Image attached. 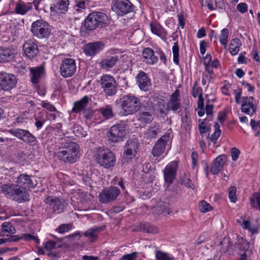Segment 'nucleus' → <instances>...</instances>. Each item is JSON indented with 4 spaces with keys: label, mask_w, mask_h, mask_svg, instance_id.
I'll return each mask as SVG.
<instances>
[{
    "label": "nucleus",
    "mask_w": 260,
    "mask_h": 260,
    "mask_svg": "<svg viewBox=\"0 0 260 260\" xmlns=\"http://www.w3.org/2000/svg\"><path fill=\"white\" fill-rule=\"evenodd\" d=\"M181 99L179 90L176 89L171 95L167 103L166 110L173 112H178L181 109Z\"/></svg>",
    "instance_id": "2eb2a0df"
},
{
    "label": "nucleus",
    "mask_w": 260,
    "mask_h": 260,
    "mask_svg": "<svg viewBox=\"0 0 260 260\" xmlns=\"http://www.w3.org/2000/svg\"><path fill=\"white\" fill-rule=\"evenodd\" d=\"M144 61L147 63L153 64L157 61V57L154 55L153 50L149 47L145 48L142 52Z\"/></svg>",
    "instance_id": "a878e982"
},
{
    "label": "nucleus",
    "mask_w": 260,
    "mask_h": 260,
    "mask_svg": "<svg viewBox=\"0 0 260 260\" xmlns=\"http://www.w3.org/2000/svg\"><path fill=\"white\" fill-rule=\"evenodd\" d=\"M86 8V4L84 1H76L75 7V10L77 12H81L85 10Z\"/></svg>",
    "instance_id": "09e8293b"
},
{
    "label": "nucleus",
    "mask_w": 260,
    "mask_h": 260,
    "mask_svg": "<svg viewBox=\"0 0 260 260\" xmlns=\"http://www.w3.org/2000/svg\"><path fill=\"white\" fill-rule=\"evenodd\" d=\"M137 83L140 89L146 91L149 90L151 83L150 79L144 72H140L137 76Z\"/></svg>",
    "instance_id": "4be33fe9"
},
{
    "label": "nucleus",
    "mask_w": 260,
    "mask_h": 260,
    "mask_svg": "<svg viewBox=\"0 0 260 260\" xmlns=\"http://www.w3.org/2000/svg\"><path fill=\"white\" fill-rule=\"evenodd\" d=\"M207 46V43L205 41H202L200 43V50L201 54L204 55L205 53Z\"/></svg>",
    "instance_id": "e2e57ef3"
},
{
    "label": "nucleus",
    "mask_w": 260,
    "mask_h": 260,
    "mask_svg": "<svg viewBox=\"0 0 260 260\" xmlns=\"http://www.w3.org/2000/svg\"><path fill=\"white\" fill-rule=\"evenodd\" d=\"M226 160L225 155H222L218 156L214 160L210 169V171L213 174H218L222 169Z\"/></svg>",
    "instance_id": "393cba45"
},
{
    "label": "nucleus",
    "mask_w": 260,
    "mask_h": 260,
    "mask_svg": "<svg viewBox=\"0 0 260 260\" xmlns=\"http://www.w3.org/2000/svg\"><path fill=\"white\" fill-rule=\"evenodd\" d=\"M151 30L154 34L159 36L161 39L166 38L167 32L157 22L150 23Z\"/></svg>",
    "instance_id": "c756f323"
},
{
    "label": "nucleus",
    "mask_w": 260,
    "mask_h": 260,
    "mask_svg": "<svg viewBox=\"0 0 260 260\" xmlns=\"http://www.w3.org/2000/svg\"><path fill=\"white\" fill-rule=\"evenodd\" d=\"M101 84L106 95L113 96L117 92L116 81L112 76H103L101 79Z\"/></svg>",
    "instance_id": "1a4fd4ad"
},
{
    "label": "nucleus",
    "mask_w": 260,
    "mask_h": 260,
    "mask_svg": "<svg viewBox=\"0 0 260 260\" xmlns=\"http://www.w3.org/2000/svg\"><path fill=\"white\" fill-rule=\"evenodd\" d=\"M138 252H134L130 254L124 255L120 260H137Z\"/></svg>",
    "instance_id": "603ef678"
},
{
    "label": "nucleus",
    "mask_w": 260,
    "mask_h": 260,
    "mask_svg": "<svg viewBox=\"0 0 260 260\" xmlns=\"http://www.w3.org/2000/svg\"><path fill=\"white\" fill-rule=\"evenodd\" d=\"M23 49L24 54L29 58H34L39 53L37 45L34 41L31 40H28L24 43Z\"/></svg>",
    "instance_id": "412c9836"
},
{
    "label": "nucleus",
    "mask_w": 260,
    "mask_h": 260,
    "mask_svg": "<svg viewBox=\"0 0 260 260\" xmlns=\"http://www.w3.org/2000/svg\"><path fill=\"white\" fill-rule=\"evenodd\" d=\"M73 227V225L72 223L62 224L58 227L56 231L59 233L63 234L72 230Z\"/></svg>",
    "instance_id": "79ce46f5"
},
{
    "label": "nucleus",
    "mask_w": 260,
    "mask_h": 260,
    "mask_svg": "<svg viewBox=\"0 0 260 260\" xmlns=\"http://www.w3.org/2000/svg\"><path fill=\"white\" fill-rule=\"evenodd\" d=\"M91 13L88 15L87 18L85 20L84 26L87 29L91 30L98 27V22Z\"/></svg>",
    "instance_id": "c9c22d12"
},
{
    "label": "nucleus",
    "mask_w": 260,
    "mask_h": 260,
    "mask_svg": "<svg viewBox=\"0 0 260 260\" xmlns=\"http://www.w3.org/2000/svg\"><path fill=\"white\" fill-rule=\"evenodd\" d=\"M21 239V238L18 235H10L7 238V242H16Z\"/></svg>",
    "instance_id": "69168bd1"
},
{
    "label": "nucleus",
    "mask_w": 260,
    "mask_h": 260,
    "mask_svg": "<svg viewBox=\"0 0 260 260\" xmlns=\"http://www.w3.org/2000/svg\"><path fill=\"white\" fill-rule=\"evenodd\" d=\"M138 143L136 140H130L127 141L125 146L124 154L128 158L135 156L138 148Z\"/></svg>",
    "instance_id": "b1692460"
},
{
    "label": "nucleus",
    "mask_w": 260,
    "mask_h": 260,
    "mask_svg": "<svg viewBox=\"0 0 260 260\" xmlns=\"http://www.w3.org/2000/svg\"><path fill=\"white\" fill-rule=\"evenodd\" d=\"M97 162L106 169H111L115 166L116 163V156L115 154L109 149L99 148L96 154Z\"/></svg>",
    "instance_id": "20e7f679"
},
{
    "label": "nucleus",
    "mask_w": 260,
    "mask_h": 260,
    "mask_svg": "<svg viewBox=\"0 0 260 260\" xmlns=\"http://www.w3.org/2000/svg\"><path fill=\"white\" fill-rule=\"evenodd\" d=\"M214 106L212 104L207 105L206 106V112L208 117V120H212V115Z\"/></svg>",
    "instance_id": "6e6d98bb"
},
{
    "label": "nucleus",
    "mask_w": 260,
    "mask_h": 260,
    "mask_svg": "<svg viewBox=\"0 0 260 260\" xmlns=\"http://www.w3.org/2000/svg\"><path fill=\"white\" fill-rule=\"evenodd\" d=\"M153 112L152 107L148 105V108L142 109L138 114L137 120L142 124L150 123L153 120Z\"/></svg>",
    "instance_id": "f3484780"
},
{
    "label": "nucleus",
    "mask_w": 260,
    "mask_h": 260,
    "mask_svg": "<svg viewBox=\"0 0 260 260\" xmlns=\"http://www.w3.org/2000/svg\"><path fill=\"white\" fill-rule=\"evenodd\" d=\"M1 191L7 198L12 199L18 203L29 200V194L24 187L19 184L8 183L1 186Z\"/></svg>",
    "instance_id": "f03ea898"
},
{
    "label": "nucleus",
    "mask_w": 260,
    "mask_h": 260,
    "mask_svg": "<svg viewBox=\"0 0 260 260\" xmlns=\"http://www.w3.org/2000/svg\"><path fill=\"white\" fill-rule=\"evenodd\" d=\"M142 229L145 232L151 234H156L159 232V230L156 226L149 223H146L143 225Z\"/></svg>",
    "instance_id": "58836bf2"
},
{
    "label": "nucleus",
    "mask_w": 260,
    "mask_h": 260,
    "mask_svg": "<svg viewBox=\"0 0 260 260\" xmlns=\"http://www.w3.org/2000/svg\"><path fill=\"white\" fill-rule=\"evenodd\" d=\"M42 106L44 108H45L50 111H55L56 110V108L49 103L43 102L42 103Z\"/></svg>",
    "instance_id": "052dcab7"
},
{
    "label": "nucleus",
    "mask_w": 260,
    "mask_h": 260,
    "mask_svg": "<svg viewBox=\"0 0 260 260\" xmlns=\"http://www.w3.org/2000/svg\"><path fill=\"white\" fill-rule=\"evenodd\" d=\"M9 133L24 143L32 144L37 142V138L28 131L20 128H13L8 131Z\"/></svg>",
    "instance_id": "9d476101"
},
{
    "label": "nucleus",
    "mask_w": 260,
    "mask_h": 260,
    "mask_svg": "<svg viewBox=\"0 0 260 260\" xmlns=\"http://www.w3.org/2000/svg\"><path fill=\"white\" fill-rule=\"evenodd\" d=\"M61 145L63 149L56 153V157L65 163L76 162L80 155L79 145L72 141L62 142Z\"/></svg>",
    "instance_id": "f257e3e1"
},
{
    "label": "nucleus",
    "mask_w": 260,
    "mask_h": 260,
    "mask_svg": "<svg viewBox=\"0 0 260 260\" xmlns=\"http://www.w3.org/2000/svg\"><path fill=\"white\" fill-rule=\"evenodd\" d=\"M158 129H155L154 127H150L147 129L146 132L145 133V136L147 139H152L156 138L158 134Z\"/></svg>",
    "instance_id": "c03bdc74"
},
{
    "label": "nucleus",
    "mask_w": 260,
    "mask_h": 260,
    "mask_svg": "<svg viewBox=\"0 0 260 260\" xmlns=\"http://www.w3.org/2000/svg\"><path fill=\"white\" fill-rule=\"evenodd\" d=\"M89 102V98L87 96H84L80 101L74 103L72 111L75 113H78L83 110L87 106Z\"/></svg>",
    "instance_id": "7c9ffc66"
},
{
    "label": "nucleus",
    "mask_w": 260,
    "mask_h": 260,
    "mask_svg": "<svg viewBox=\"0 0 260 260\" xmlns=\"http://www.w3.org/2000/svg\"><path fill=\"white\" fill-rule=\"evenodd\" d=\"M134 6L129 0H115L112 9L119 14H126L134 10Z\"/></svg>",
    "instance_id": "f8f14e48"
},
{
    "label": "nucleus",
    "mask_w": 260,
    "mask_h": 260,
    "mask_svg": "<svg viewBox=\"0 0 260 260\" xmlns=\"http://www.w3.org/2000/svg\"><path fill=\"white\" fill-rule=\"evenodd\" d=\"M17 80L14 75L10 74L0 73V86L5 91H9L14 88Z\"/></svg>",
    "instance_id": "4468645a"
},
{
    "label": "nucleus",
    "mask_w": 260,
    "mask_h": 260,
    "mask_svg": "<svg viewBox=\"0 0 260 260\" xmlns=\"http://www.w3.org/2000/svg\"><path fill=\"white\" fill-rule=\"evenodd\" d=\"M181 183L184 185L185 186L190 188L193 189L195 188V186L191 183V180L187 178H183L181 179Z\"/></svg>",
    "instance_id": "3c124183"
},
{
    "label": "nucleus",
    "mask_w": 260,
    "mask_h": 260,
    "mask_svg": "<svg viewBox=\"0 0 260 260\" xmlns=\"http://www.w3.org/2000/svg\"><path fill=\"white\" fill-rule=\"evenodd\" d=\"M56 242L53 241H48L45 245V248L48 250H51L56 247Z\"/></svg>",
    "instance_id": "bf43d9fd"
},
{
    "label": "nucleus",
    "mask_w": 260,
    "mask_h": 260,
    "mask_svg": "<svg viewBox=\"0 0 260 260\" xmlns=\"http://www.w3.org/2000/svg\"><path fill=\"white\" fill-rule=\"evenodd\" d=\"M209 129V126L205 122H202L199 125V129L202 135L207 132Z\"/></svg>",
    "instance_id": "864d4df0"
},
{
    "label": "nucleus",
    "mask_w": 260,
    "mask_h": 260,
    "mask_svg": "<svg viewBox=\"0 0 260 260\" xmlns=\"http://www.w3.org/2000/svg\"><path fill=\"white\" fill-rule=\"evenodd\" d=\"M126 133L125 124L120 123L111 127L107 133V136L110 141L117 143L123 140Z\"/></svg>",
    "instance_id": "39448f33"
},
{
    "label": "nucleus",
    "mask_w": 260,
    "mask_h": 260,
    "mask_svg": "<svg viewBox=\"0 0 260 260\" xmlns=\"http://www.w3.org/2000/svg\"><path fill=\"white\" fill-rule=\"evenodd\" d=\"M155 258L157 260H173V258L169 254L159 250L155 252Z\"/></svg>",
    "instance_id": "a19ab883"
},
{
    "label": "nucleus",
    "mask_w": 260,
    "mask_h": 260,
    "mask_svg": "<svg viewBox=\"0 0 260 260\" xmlns=\"http://www.w3.org/2000/svg\"><path fill=\"white\" fill-rule=\"evenodd\" d=\"M220 131H215L211 135L210 140L214 143H216L217 139L220 135Z\"/></svg>",
    "instance_id": "0e129e2a"
},
{
    "label": "nucleus",
    "mask_w": 260,
    "mask_h": 260,
    "mask_svg": "<svg viewBox=\"0 0 260 260\" xmlns=\"http://www.w3.org/2000/svg\"><path fill=\"white\" fill-rule=\"evenodd\" d=\"M21 239H24L25 240L30 241V240H34L36 243H39V239L30 234H23L20 237Z\"/></svg>",
    "instance_id": "8fccbe9b"
},
{
    "label": "nucleus",
    "mask_w": 260,
    "mask_h": 260,
    "mask_svg": "<svg viewBox=\"0 0 260 260\" xmlns=\"http://www.w3.org/2000/svg\"><path fill=\"white\" fill-rule=\"evenodd\" d=\"M92 13L94 17H95V21L98 22V27L102 26L108 23L109 21L108 17L105 13L98 12H94Z\"/></svg>",
    "instance_id": "72a5a7b5"
},
{
    "label": "nucleus",
    "mask_w": 260,
    "mask_h": 260,
    "mask_svg": "<svg viewBox=\"0 0 260 260\" xmlns=\"http://www.w3.org/2000/svg\"><path fill=\"white\" fill-rule=\"evenodd\" d=\"M229 37V30L227 28H223L221 31L220 42L225 48Z\"/></svg>",
    "instance_id": "ea45409f"
},
{
    "label": "nucleus",
    "mask_w": 260,
    "mask_h": 260,
    "mask_svg": "<svg viewBox=\"0 0 260 260\" xmlns=\"http://www.w3.org/2000/svg\"><path fill=\"white\" fill-rule=\"evenodd\" d=\"M120 193V190L117 187L114 186L107 187L100 193L99 199L101 203L107 204L115 200Z\"/></svg>",
    "instance_id": "0eeeda50"
},
{
    "label": "nucleus",
    "mask_w": 260,
    "mask_h": 260,
    "mask_svg": "<svg viewBox=\"0 0 260 260\" xmlns=\"http://www.w3.org/2000/svg\"><path fill=\"white\" fill-rule=\"evenodd\" d=\"M104 44L101 41L89 43L83 47V51L88 56H93L101 51L104 47Z\"/></svg>",
    "instance_id": "a211bd4d"
},
{
    "label": "nucleus",
    "mask_w": 260,
    "mask_h": 260,
    "mask_svg": "<svg viewBox=\"0 0 260 260\" xmlns=\"http://www.w3.org/2000/svg\"><path fill=\"white\" fill-rule=\"evenodd\" d=\"M200 211L204 213L209 211L212 209V208L210 205L204 200L200 202Z\"/></svg>",
    "instance_id": "49530a36"
},
{
    "label": "nucleus",
    "mask_w": 260,
    "mask_h": 260,
    "mask_svg": "<svg viewBox=\"0 0 260 260\" xmlns=\"http://www.w3.org/2000/svg\"><path fill=\"white\" fill-rule=\"evenodd\" d=\"M237 9L240 12L244 13L247 11L248 6L246 3H240L237 5Z\"/></svg>",
    "instance_id": "13d9d810"
},
{
    "label": "nucleus",
    "mask_w": 260,
    "mask_h": 260,
    "mask_svg": "<svg viewBox=\"0 0 260 260\" xmlns=\"http://www.w3.org/2000/svg\"><path fill=\"white\" fill-rule=\"evenodd\" d=\"M121 112L124 116L133 114L141 108L140 99L132 94H127L119 99Z\"/></svg>",
    "instance_id": "7ed1b4c3"
},
{
    "label": "nucleus",
    "mask_w": 260,
    "mask_h": 260,
    "mask_svg": "<svg viewBox=\"0 0 260 260\" xmlns=\"http://www.w3.org/2000/svg\"><path fill=\"white\" fill-rule=\"evenodd\" d=\"M118 60L117 55L107 58L100 62V66L102 69H109L112 68Z\"/></svg>",
    "instance_id": "473e14b6"
},
{
    "label": "nucleus",
    "mask_w": 260,
    "mask_h": 260,
    "mask_svg": "<svg viewBox=\"0 0 260 260\" xmlns=\"http://www.w3.org/2000/svg\"><path fill=\"white\" fill-rule=\"evenodd\" d=\"M76 65L74 59L64 58L62 60L60 66L61 75L64 78L72 76L76 72Z\"/></svg>",
    "instance_id": "9b49d317"
},
{
    "label": "nucleus",
    "mask_w": 260,
    "mask_h": 260,
    "mask_svg": "<svg viewBox=\"0 0 260 260\" xmlns=\"http://www.w3.org/2000/svg\"><path fill=\"white\" fill-rule=\"evenodd\" d=\"M44 202L55 214L63 212L68 205L64 200L56 197L48 196L45 199Z\"/></svg>",
    "instance_id": "6e6552de"
},
{
    "label": "nucleus",
    "mask_w": 260,
    "mask_h": 260,
    "mask_svg": "<svg viewBox=\"0 0 260 260\" xmlns=\"http://www.w3.org/2000/svg\"><path fill=\"white\" fill-rule=\"evenodd\" d=\"M15 54L16 51L14 49L8 48L0 49V62L12 60Z\"/></svg>",
    "instance_id": "bb28decb"
},
{
    "label": "nucleus",
    "mask_w": 260,
    "mask_h": 260,
    "mask_svg": "<svg viewBox=\"0 0 260 260\" xmlns=\"http://www.w3.org/2000/svg\"><path fill=\"white\" fill-rule=\"evenodd\" d=\"M103 230L104 228L103 227L89 229L84 233V235L87 237L90 242H93L98 237L97 233L102 231Z\"/></svg>",
    "instance_id": "2f4dec72"
},
{
    "label": "nucleus",
    "mask_w": 260,
    "mask_h": 260,
    "mask_svg": "<svg viewBox=\"0 0 260 260\" xmlns=\"http://www.w3.org/2000/svg\"><path fill=\"white\" fill-rule=\"evenodd\" d=\"M253 102V97H244L242 100L241 111L248 115H252L255 113L257 108Z\"/></svg>",
    "instance_id": "aec40b11"
},
{
    "label": "nucleus",
    "mask_w": 260,
    "mask_h": 260,
    "mask_svg": "<svg viewBox=\"0 0 260 260\" xmlns=\"http://www.w3.org/2000/svg\"><path fill=\"white\" fill-rule=\"evenodd\" d=\"M16 182L17 184H19L26 190L34 188L37 184L32 180L30 176L26 174H20L17 177Z\"/></svg>",
    "instance_id": "5701e85b"
},
{
    "label": "nucleus",
    "mask_w": 260,
    "mask_h": 260,
    "mask_svg": "<svg viewBox=\"0 0 260 260\" xmlns=\"http://www.w3.org/2000/svg\"><path fill=\"white\" fill-rule=\"evenodd\" d=\"M240 153V150L234 147L231 149V156L232 159L233 161H236L239 157V154Z\"/></svg>",
    "instance_id": "5fc2aeb1"
},
{
    "label": "nucleus",
    "mask_w": 260,
    "mask_h": 260,
    "mask_svg": "<svg viewBox=\"0 0 260 260\" xmlns=\"http://www.w3.org/2000/svg\"><path fill=\"white\" fill-rule=\"evenodd\" d=\"M178 162L176 160L169 163L165 168L163 173L164 180L168 185H171L174 181L177 174Z\"/></svg>",
    "instance_id": "ddd939ff"
},
{
    "label": "nucleus",
    "mask_w": 260,
    "mask_h": 260,
    "mask_svg": "<svg viewBox=\"0 0 260 260\" xmlns=\"http://www.w3.org/2000/svg\"><path fill=\"white\" fill-rule=\"evenodd\" d=\"M170 134H166L157 141L152 150L154 157H159L164 152Z\"/></svg>",
    "instance_id": "dca6fc26"
},
{
    "label": "nucleus",
    "mask_w": 260,
    "mask_h": 260,
    "mask_svg": "<svg viewBox=\"0 0 260 260\" xmlns=\"http://www.w3.org/2000/svg\"><path fill=\"white\" fill-rule=\"evenodd\" d=\"M241 45L242 44L239 39L235 38L232 40L229 47V51L231 55H235L237 54Z\"/></svg>",
    "instance_id": "f704fd0d"
},
{
    "label": "nucleus",
    "mask_w": 260,
    "mask_h": 260,
    "mask_svg": "<svg viewBox=\"0 0 260 260\" xmlns=\"http://www.w3.org/2000/svg\"><path fill=\"white\" fill-rule=\"evenodd\" d=\"M250 224H251V223L249 221L243 220V223L242 224V226L244 229H248L250 231H251L252 233H254L255 230L254 229H252L250 228Z\"/></svg>",
    "instance_id": "680f3d73"
},
{
    "label": "nucleus",
    "mask_w": 260,
    "mask_h": 260,
    "mask_svg": "<svg viewBox=\"0 0 260 260\" xmlns=\"http://www.w3.org/2000/svg\"><path fill=\"white\" fill-rule=\"evenodd\" d=\"M249 248V243L248 241H247L246 240H244L243 241V243H242V248L243 249V250L244 251H245V253H251V250H249L248 251V249Z\"/></svg>",
    "instance_id": "338daca9"
},
{
    "label": "nucleus",
    "mask_w": 260,
    "mask_h": 260,
    "mask_svg": "<svg viewBox=\"0 0 260 260\" xmlns=\"http://www.w3.org/2000/svg\"><path fill=\"white\" fill-rule=\"evenodd\" d=\"M192 95L194 98L202 96V89L201 87L199 86L197 82H195L192 87Z\"/></svg>",
    "instance_id": "37998d69"
},
{
    "label": "nucleus",
    "mask_w": 260,
    "mask_h": 260,
    "mask_svg": "<svg viewBox=\"0 0 260 260\" xmlns=\"http://www.w3.org/2000/svg\"><path fill=\"white\" fill-rule=\"evenodd\" d=\"M173 53V61L178 64L179 63V46L177 42L174 43L172 48Z\"/></svg>",
    "instance_id": "a18cd8bd"
},
{
    "label": "nucleus",
    "mask_w": 260,
    "mask_h": 260,
    "mask_svg": "<svg viewBox=\"0 0 260 260\" xmlns=\"http://www.w3.org/2000/svg\"><path fill=\"white\" fill-rule=\"evenodd\" d=\"M236 188L235 186H231L229 190V197L231 201L233 203H235L237 201L236 196Z\"/></svg>",
    "instance_id": "de8ad7c7"
},
{
    "label": "nucleus",
    "mask_w": 260,
    "mask_h": 260,
    "mask_svg": "<svg viewBox=\"0 0 260 260\" xmlns=\"http://www.w3.org/2000/svg\"><path fill=\"white\" fill-rule=\"evenodd\" d=\"M69 5V0H56L55 4L50 7L52 12H57L59 10L62 13H65L68 11Z\"/></svg>",
    "instance_id": "cd10ccee"
},
{
    "label": "nucleus",
    "mask_w": 260,
    "mask_h": 260,
    "mask_svg": "<svg viewBox=\"0 0 260 260\" xmlns=\"http://www.w3.org/2000/svg\"><path fill=\"white\" fill-rule=\"evenodd\" d=\"M213 1L214 0H205V4L207 6L208 8L211 11L215 9V8L213 4Z\"/></svg>",
    "instance_id": "774afa93"
},
{
    "label": "nucleus",
    "mask_w": 260,
    "mask_h": 260,
    "mask_svg": "<svg viewBox=\"0 0 260 260\" xmlns=\"http://www.w3.org/2000/svg\"><path fill=\"white\" fill-rule=\"evenodd\" d=\"M31 31L34 36L40 39L48 37L51 32L48 23L42 20H38L33 22Z\"/></svg>",
    "instance_id": "423d86ee"
},
{
    "label": "nucleus",
    "mask_w": 260,
    "mask_h": 260,
    "mask_svg": "<svg viewBox=\"0 0 260 260\" xmlns=\"http://www.w3.org/2000/svg\"><path fill=\"white\" fill-rule=\"evenodd\" d=\"M250 204L252 207L260 210V191L251 196Z\"/></svg>",
    "instance_id": "e433bc0d"
},
{
    "label": "nucleus",
    "mask_w": 260,
    "mask_h": 260,
    "mask_svg": "<svg viewBox=\"0 0 260 260\" xmlns=\"http://www.w3.org/2000/svg\"><path fill=\"white\" fill-rule=\"evenodd\" d=\"M30 72L31 82L34 84H37L39 82L40 78L44 74V70L42 67H37L30 68Z\"/></svg>",
    "instance_id": "c85d7f7f"
},
{
    "label": "nucleus",
    "mask_w": 260,
    "mask_h": 260,
    "mask_svg": "<svg viewBox=\"0 0 260 260\" xmlns=\"http://www.w3.org/2000/svg\"><path fill=\"white\" fill-rule=\"evenodd\" d=\"M198 154L197 152L193 151L191 153V162H192V168L193 169H194L198 162Z\"/></svg>",
    "instance_id": "4d7b16f0"
},
{
    "label": "nucleus",
    "mask_w": 260,
    "mask_h": 260,
    "mask_svg": "<svg viewBox=\"0 0 260 260\" xmlns=\"http://www.w3.org/2000/svg\"><path fill=\"white\" fill-rule=\"evenodd\" d=\"M15 6V11L17 14L24 15L32 8L31 3H25L20 0H11L10 6Z\"/></svg>",
    "instance_id": "6ab92c4d"
},
{
    "label": "nucleus",
    "mask_w": 260,
    "mask_h": 260,
    "mask_svg": "<svg viewBox=\"0 0 260 260\" xmlns=\"http://www.w3.org/2000/svg\"><path fill=\"white\" fill-rule=\"evenodd\" d=\"M99 111L106 119H108L113 117L112 109L109 106L100 108Z\"/></svg>",
    "instance_id": "4c0bfd02"
}]
</instances>
